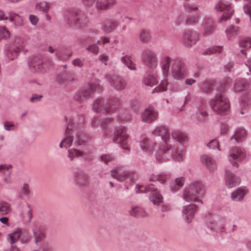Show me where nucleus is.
Returning a JSON list of instances; mask_svg holds the SVG:
<instances>
[{"label":"nucleus","mask_w":251,"mask_h":251,"mask_svg":"<svg viewBox=\"0 0 251 251\" xmlns=\"http://www.w3.org/2000/svg\"><path fill=\"white\" fill-rule=\"evenodd\" d=\"M170 153L173 159L176 161H181L185 157V149L183 146L176 143L172 144V139L164 144H160L158 152L156 156V160L159 162L167 161Z\"/></svg>","instance_id":"1"},{"label":"nucleus","mask_w":251,"mask_h":251,"mask_svg":"<svg viewBox=\"0 0 251 251\" xmlns=\"http://www.w3.org/2000/svg\"><path fill=\"white\" fill-rule=\"evenodd\" d=\"M171 67L173 77L176 79H182L187 75V67L184 63L171 59L168 56L164 57L162 64V71L164 77H166Z\"/></svg>","instance_id":"2"},{"label":"nucleus","mask_w":251,"mask_h":251,"mask_svg":"<svg viewBox=\"0 0 251 251\" xmlns=\"http://www.w3.org/2000/svg\"><path fill=\"white\" fill-rule=\"evenodd\" d=\"M152 134L154 136H160L162 137V142L160 144H164L168 142L172 138L177 141L179 143L183 144L188 141L187 135L183 132L175 130L172 132L171 137L166 127L163 126L156 127L153 131Z\"/></svg>","instance_id":"3"},{"label":"nucleus","mask_w":251,"mask_h":251,"mask_svg":"<svg viewBox=\"0 0 251 251\" xmlns=\"http://www.w3.org/2000/svg\"><path fill=\"white\" fill-rule=\"evenodd\" d=\"M204 194V190L202 183L200 181H194L185 188L183 198L188 202H201L198 197Z\"/></svg>","instance_id":"4"},{"label":"nucleus","mask_w":251,"mask_h":251,"mask_svg":"<svg viewBox=\"0 0 251 251\" xmlns=\"http://www.w3.org/2000/svg\"><path fill=\"white\" fill-rule=\"evenodd\" d=\"M210 107L214 112L218 114H224L226 112L230 107L228 99L222 92L218 93L209 101Z\"/></svg>","instance_id":"5"},{"label":"nucleus","mask_w":251,"mask_h":251,"mask_svg":"<svg viewBox=\"0 0 251 251\" xmlns=\"http://www.w3.org/2000/svg\"><path fill=\"white\" fill-rule=\"evenodd\" d=\"M65 18L68 24L78 28L86 27L89 22L87 16L81 11L68 13L66 15Z\"/></svg>","instance_id":"6"},{"label":"nucleus","mask_w":251,"mask_h":251,"mask_svg":"<svg viewBox=\"0 0 251 251\" xmlns=\"http://www.w3.org/2000/svg\"><path fill=\"white\" fill-rule=\"evenodd\" d=\"M136 192L137 193L151 192L150 199L154 205H158L163 201L162 196L151 186H139L137 187Z\"/></svg>","instance_id":"7"},{"label":"nucleus","mask_w":251,"mask_h":251,"mask_svg":"<svg viewBox=\"0 0 251 251\" xmlns=\"http://www.w3.org/2000/svg\"><path fill=\"white\" fill-rule=\"evenodd\" d=\"M246 153L244 149L234 147L230 150L228 159L233 166L238 167V162L245 158Z\"/></svg>","instance_id":"8"},{"label":"nucleus","mask_w":251,"mask_h":251,"mask_svg":"<svg viewBox=\"0 0 251 251\" xmlns=\"http://www.w3.org/2000/svg\"><path fill=\"white\" fill-rule=\"evenodd\" d=\"M216 9L218 11L223 12L222 16L219 20L220 23L229 19L233 13V10L230 5L223 0L220 1L217 4Z\"/></svg>","instance_id":"9"},{"label":"nucleus","mask_w":251,"mask_h":251,"mask_svg":"<svg viewBox=\"0 0 251 251\" xmlns=\"http://www.w3.org/2000/svg\"><path fill=\"white\" fill-rule=\"evenodd\" d=\"M127 138L126 129L124 127H120L117 129L113 141L116 143L120 144L123 149L128 150L129 147L127 144Z\"/></svg>","instance_id":"10"},{"label":"nucleus","mask_w":251,"mask_h":251,"mask_svg":"<svg viewBox=\"0 0 251 251\" xmlns=\"http://www.w3.org/2000/svg\"><path fill=\"white\" fill-rule=\"evenodd\" d=\"M142 59L144 64L150 68H155L158 64V59L156 53L151 50L143 51Z\"/></svg>","instance_id":"11"},{"label":"nucleus","mask_w":251,"mask_h":251,"mask_svg":"<svg viewBox=\"0 0 251 251\" xmlns=\"http://www.w3.org/2000/svg\"><path fill=\"white\" fill-rule=\"evenodd\" d=\"M97 85L93 83L89 85L87 88L82 89L78 92L75 96V99L79 102H81L88 99L94 93Z\"/></svg>","instance_id":"12"},{"label":"nucleus","mask_w":251,"mask_h":251,"mask_svg":"<svg viewBox=\"0 0 251 251\" xmlns=\"http://www.w3.org/2000/svg\"><path fill=\"white\" fill-rule=\"evenodd\" d=\"M106 78L110 85L117 90H122L126 88V82L121 77L115 75H108Z\"/></svg>","instance_id":"13"},{"label":"nucleus","mask_w":251,"mask_h":251,"mask_svg":"<svg viewBox=\"0 0 251 251\" xmlns=\"http://www.w3.org/2000/svg\"><path fill=\"white\" fill-rule=\"evenodd\" d=\"M111 175L113 177L119 181H124L127 179L132 180L134 177V174L132 172L125 171L121 168H118L111 171Z\"/></svg>","instance_id":"14"},{"label":"nucleus","mask_w":251,"mask_h":251,"mask_svg":"<svg viewBox=\"0 0 251 251\" xmlns=\"http://www.w3.org/2000/svg\"><path fill=\"white\" fill-rule=\"evenodd\" d=\"M114 108H110L109 105L104 104V100L101 99H97L93 104V109L96 112H102L103 113H109L114 110Z\"/></svg>","instance_id":"15"},{"label":"nucleus","mask_w":251,"mask_h":251,"mask_svg":"<svg viewBox=\"0 0 251 251\" xmlns=\"http://www.w3.org/2000/svg\"><path fill=\"white\" fill-rule=\"evenodd\" d=\"M29 67L34 72H44L46 71L41 58L39 56L33 57L29 63Z\"/></svg>","instance_id":"16"},{"label":"nucleus","mask_w":251,"mask_h":251,"mask_svg":"<svg viewBox=\"0 0 251 251\" xmlns=\"http://www.w3.org/2000/svg\"><path fill=\"white\" fill-rule=\"evenodd\" d=\"M198 39L199 35L196 32L186 31L184 34V44L187 47L195 44Z\"/></svg>","instance_id":"17"},{"label":"nucleus","mask_w":251,"mask_h":251,"mask_svg":"<svg viewBox=\"0 0 251 251\" xmlns=\"http://www.w3.org/2000/svg\"><path fill=\"white\" fill-rule=\"evenodd\" d=\"M196 206L195 204H189L185 206L182 209V215L187 223H190L194 218L196 211Z\"/></svg>","instance_id":"18"},{"label":"nucleus","mask_w":251,"mask_h":251,"mask_svg":"<svg viewBox=\"0 0 251 251\" xmlns=\"http://www.w3.org/2000/svg\"><path fill=\"white\" fill-rule=\"evenodd\" d=\"M12 166L10 164L0 165V176L3 177V181L6 183H10L12 179L10 175Z\"/></svg>","instance_id":"19"},{"label":"nucleus","mask_w":251,"mask_h":251,"mask_svg":"<svg viewBox=\"0 0 251 251\" xmlns=\"http://www.w3.org/2000/svg\"><path fill=\"white\" fill-rule=\"evenodd\" d=\"M156 142L151 139L143 137L140 141V147L146 152H150L153 151Z\"/></svg>","instance_id":"20"},{"label":"nucleus","mask_w":251,"mask_h":251,"mask_svg":"<svg viewBox=\"0 0 251 251\" xmlns=\"http://www.w3.org/2000/svg\"><path fill=\"white\" fill-rule=\"evenodd\" d=\"M74 132L69 126H68L66 130L65 137L61 142L59 147L61 148H68L70 147L73 142Z\"/></svg>","instance_id":"21"},{"label":"nucleus","mask_w":251,"mask_h":251,"mask_svg":"<svg viewBox=\"0 0 251 251\" xmlns=\"http://www.w3.org/2000/svg\"><path fill=\"white\" fill-rule=\"evenodd\" d=\"M157 116V112L152 108L150 107L145 110L142 115V119L145 122L151 123L154 121Z\"/></svg>","instance_id":"22"},{"label":"nucleus","mask_w":251,"mask_h":251,"mask_svg":"<svg viewBox=\"0 0 251 251\" xmlns=\"http://www.w3.org/2000/svg\"><path fill=\"white\" fill-rule=\"evenodd\" d=\"M116 3V0H97L96 7L98 11L107 10Z\"/></svg>","instance_id":"23"},{"label":"nucleus","mask_w":251,"mask_h":251,"mask_svg":"<svg viewBox=\"0 0 251 251\" xmlns=\"http://www.w3.org/2000/svg\"><path fill=\"white\" fill-rule=\"evenodd\" d=\"M21 216L23 222L25 224H27L30 222L32 218V210L28 204L23 207Z\"/></svg>","instance_id":"24"},{"label":"nucleus","mask_w":251,"mask_h":251,"mask_svg":"<svg viewBox=\"0 0 251 251\" xmlns=\"http://www.w3.org/2000/svg\"><path fill=\"white\" fill-rule=\"evenodd\" d=\"M247 136V133L246 130L243 127H239L237 128L231 137V140H234L237 142H241L243 141Z\"/></svg>","instance_id":"25"},{"label":"nucleus","mask_w":251,"mask_h":251,"mask_svg":"<svg viewBox=\"0 0 251 251\" xmlns=\"http://www.w3.org/2000/svg\"><path fill=\"white\" fill-rule=\"evenodd\" d=\"M239 179L229 171H226V184L229 188L235 186L239 183Z\"/></svg>","instance_id":"26"},{"label":"nucleus","mask_w":251,"mask_h":251,"mask_svg":"<svg viewBox=\"0 0 251 251\" xmlns=\"http://www.w3.org/2000/svg\"><path fill=\"white\" fill-rule=\"evenodd\" d=\"M129 214L136 218H144L149 216V214L142 207L132 206L129 210Z\"/></svg>","instance_id":"27"},{"label":"nucleus","mask_w":251,"mask_h":251,"mask_svg":"<svg viewBox=\"0 0 251 251\" xmlns=\"http://www.w3.org/2000/svg\"><path fill=\"white\" fill-rule=\"evenodd\" d=\"M248 191L245 187L237 189L231 194V198L235 201H241L248 193Z\"/></svg>","instance_id":"28"},{"label":"nucleus","mask_w":251,"mask_h":251,"mask_svg":"<svg viewBox=\"0 0 251 251\" xmlns=\"http://www.w3.org/2000/svg\"><path fill=\"white\" fill-rule=\"evenodd\" d=\"M201 161L211 172L213 171L216 168L215 162L207 155H202L201 157Z\"/></svg>","instance_id":"29"},{"label":"nucleus","mask_w":251,"mask_h":251,"mask_svg":"<svg viewBox=\"0 0 251 251\" xmlns=\"http://www.w3.org/2000/svg\"><path fill=\"white\" fill-rule=\"evenodd\" d=\"M32 232L36 244L45 238V233L39 226H35L32 229Z\"/></svg>","instance_id":"30"},{"label":"nucleus","mask_w":251,"mask_h":251,"mask_svg":"<svg viewBox=\"0 0 251 251\" xmlns=\"http://www.w3.org/2000/svg\"><path fill=\"white\" fill-rule=\"evenodd\" d=\"M249 83L246 80L241 78L236 79L234 84V90L235 92L246 90L248 87Z\"/></svg>","instance_id":"31"},{"label":"nucleus","mask_w":251,"mask_h":251,"mask_svg":"<svg viewBox=\"0 0 251 251\" xmlns=\"http://www.w3.org/2000/svg\"><path fill=\"white\" fill-rule=\"evenodd\" d=\"M88 175L84 172H78L76 174L75 177V183L79 186H84L88 182Z\"/></svg>","instance_id":"32"},{"label":"nucleus","mask_w":251,"mask_h":251,"mask_svg":"<svg viewBox=\"0 0 251 251\" xmlns=\"http://www.w3.org/2000/svg\"><path fill=\"white\" fill-rule=\"evenodd\" d=\"M171 178V175L168 174H161L160 175H152L150 178L151 181H157L162 184H164L169 180Z\"/></svg>","instance_id":"33"},{"label":"nucleus","mask_w":251,"mask_h":251,"mask_svg":"<svg viewBox=\"0 0 251 251\" xmlns=\"http://www.w3.org/2000/svg\"><path fill=\"white\" fill-rule=\"evenodd\" d=\"M20 51L13 47H8L5 50V55L9 60H13L17 58Z\"/></svg>","instance_id":"34"},{"label":"nucleus","mask_w":251,"mask_h":251,"mask_svg":"<svg viewBox=\"0 0 251 251\" xmlns=\"http://www.w3.org/2000/svg\"><path fill=\"white\" fill-rule=\"evenodd\" d=\"M21 229L17 228L14 232L8 234L7 239L10 243L14 244L18 241L21 236Z\"/></svg>","instance_id":"35"},{"label":"nucleus","mask_w":251,"mask_h":251,"mask_svg":"<svg viewBox=\"0 0 251 251\" xmlns=\"http://www.w3.org/2000/svg\"><path fill=\"white\" fill-rule=\"evenodd\" d=\"M118 25V22L116 20H112L104 24L102 28L105 32L110 33L115 30Z\"/></svg>","instance_id":"36"},{"label":"nucleus","mask_w":251,"mask_h":251,"mask_svg":"<svg viewBox=\"0 0 251 251\" xmlns=\"http://www.w3.org/2000/svg\"><path fill=\"white\" fill-rule=\"evenodd\" d=\"M25 43L23 39L20 37H15L10 44V47H13L16 50H19V51L24 49Z\"/></svg>","instance_id":"37"},{"label":"nucleus","mask_w":251,"mask_h":251,"mask_svg":"<svg viewBox=\"0 0 251 251\" xmlns=\"http://www.w3.org/2000/svg\"><path fill=\"white\" fill-rule=\"evenodd\" d=\"M8 19L17 25H22L23 24V18L18 14L13 12H10L9 13Z\"/></svg>","instance_id":"38"},{"label":"nucleus","mask_w":251,"mask_h":251,"mask_svg":"<svg viewBox=\"0 0 251 251\" xmlns=\"http://www.w3.org/2000/svg\"><path fill=\"white\" fill-rule=\"evenodd\" d=\"M143 82L145 85L152 87L157 84V80L155 76L149 75L145 76Z\"/></svg>","instance_id":"39"},{"label":"nucleus","mask_w":251,"mask_h":251,"mask_svg":"<svg viewBox=\"0 0 251 251\" xmlns=\"http://www.w3.org/2000/svg\"><path fill=\"white\" fill-rule=\"evenodd\" d=\"M74 79V77L72 75H62L58 76L57 77L58 81L65 85H68Z\"/></svg>","instance_id":"40"},{"label":"nucleus","mask_w":251,"mask_h":251,"mask_svg":"<svg viewBox=\"0 0 251 251\" xmlns=\"http://www.w3.org/2000/svg\"><path fill=\"white\" fill-rule=\"evenodd\" d=\"M11 212L10 204L6 201H0V215H7Z\"/></svg>","instance_id":"41"},{"label":"nucleus","mask_w":251,"mask_h":251,"mask_svg":"<svg viewBox=\"0 0 251 251\" xmlns=\"http://www.w3.org/2000/svg\"><path fill=\"white\" fill-rule=\"evenodd\" d=\"M122 62L131 70H136V65L131 59V57L126 55L122 57Z\"/></svg>","instance_id":"42"},{"label":"nucleus","mask_w":251,"mask_h":251,"mask_svg":"<svg viewBox=\"0 0 251 251\" xmlns=\"http://www.w3.org/2000/svg\"><path fill=\"white\" fill-rule=\"evenodd\" d=\"M51 4L46 1L38 2L36 5V9L45 13H47L50 7Z\"/></svg>","instance_id":"43"},{"label":"nucleus","mask_w":251,"mask_h":251,"mask_svg":"<svg viewBox=\"0 0 251 251\" xmlns=\"http://www.w3.org/2000/svg\"><path fill=\"white\" fill-rule=\"evenodd\" d=\"M84 152L75 149H72L68 150V157L71 160H73L74 157L82 156Z\"/></svg>","instance_id":"44"},{"label":"nucleus","mask_w":251,"mask_h":251,"mask_svg":"<svg viewBox=\"0 0 251 251\" xmlns=\"http://www.w3.org/2000/svg\"><path fill=\"white\" fill-rule=\"evenodd\" d=\"M226 32L227 38L230 39L232 37L238 34L239 32V28L237 26L230 25L226 29Z\"/></svg>","instance_id":"45"},{"label":"nucleus","mask_w":251,"mask_h":251,"mask_svg":"<svg viewBox=\"0 0 251 251\" xmlns=\"http://www.w3.org/2000/svg\"><path fill=\"white\" fill-rule=\"evenodd\" d=\"M140 40L142 42L147 43L149 42L151 39L150 33L145 30H142L140 34Z\"/></svg>","instance_id":"46"},{"label":"nucleus","mask_w":251,"mask_h":251,"mask_svg":"<svg viewBox=\"0 0 251 251\" xmlns=\"http://www.w3.org/2000/svg\"><path fill=\"white\" fill-rule=\"evenodd\" d=\"M168 84V83L167 80L166 79V77H165V79L161 81V83L159 84L158 87H156L154 89V91L156 92H160L166 91L167 89Z\"/></svg>","instance_id":"47"},{"label":"nucleus","mask_w":251,"mask_h":251,"mask_svg":"<svg viewBox=\"0 0 251 251\" xmlns=\"http://www.w3.org/2000/svg\"><path fill=\"white\" fill-rule=\"evenodd\" d=\"M185 181V179L183 177H180L176 178L175 180V185H176L174 188L172 187V190L176 191H177L180 187H181Z\"/></svg>","instance_id":"48"},{"label":"nucleus","mask_w":251,"mask_h":251,"mask_svg":"<svg viewBox=\"0 0 251 251\" xmlns=\"http://www.w3.org/2000/svg\"><path fill=\"white\" fill-rule=\"evenodd\" d=\"M223 50V48L221 46L212 47L207 49L204 54H211L216 52H221Z\"/></svg>","instance_id":"49"},{"label":"nucleus","mask_w":251,"mask_h":251,"mask_svg":"<svg viewBox=\"0 0 251 251\" xmlns=\"http://www.w3.org/2000/svg\"><path fill=\"white\" fill-rule=\"evenodd\" d=\"M86 141V137L82 133L76 135L75 139V144L77 145H81L84 144Z\"/></svg>","instance_id":"50"},{"label":"nucleus","mask_w":251,"mask_h":251,"mask_svg":"<svg viewBox=\"0 0 251 251\" xmlns=\"http://www.w3.org/2000/svg\"><path fill=\"white\" fill-rule=\"evenodd\" d=\"M207 116V112L203 110H201L197 114L196 118L199 122H203L206 120Z\"/></svg>","instance_id":"51"},{"label":"nucleus","mask_w":251,"mask_h":251,"mask_svg":"<svg viewBox=\"0 0 251 251\" xmlns=\"http://www.w3.org/2000/svg\"><path fill=\"white\" fill-rule=\"evenodd\" d=\"M10 36L9 31L4 26H0V41L2 39L8 38Z\"/></svg>","instance_id":"52"},{"label":"nucleus","mask_w":251,"mask_h":251,"mask_svg":"<svg viewBox=\"0 0 251 251\" xmlns=\"http://www.w3.org/2000/svg\"><path fill=\"white\" fill-rule=\"evenodd\" d=\"M3 126L4 129L8 131L15 130L17 128V126L14 125V123L12 122H5Z\"/></svg>","instance_id":"53"},{"label":"nucleus","mask_w":251,"mask_h":251,"mask_svg":"<svg viewBox=\"0 0 251 251\" xmlns=\"http://www.w3.org/2000/svg\"><path fill=\"white\" fill-rule=\"evenodd\" d=\"M201 88L204 92H208L212 89V83L209 81H205L201 85Z\"/></svg>","instance_id":"54"},{"label":"nucleus","mask_w":251,"mask_h":251,"mask_svg":"<svg viewBox=\"0 0 251 251\" xmlns=\"http://www.w3.org/2000/svg\"><path fill=\"white\" fill-rule=\"evenodd\" d=\"M109 119H105L104 121L100 122V120L98 118H95L93 120V125L94 126H98L99 125H100L102 126L106 125V124L109 122Z\"/></svg>","instance_id":"55"},{"label":"nucleus","mask_w":251,"mask_h":251,"mask_svg":"<svg viewBox=\"0 0 251 251\" xmlns=\"http://www.w3.org/2000/svg\"><path fill=\"white\" fill-rule=\"evenodd\" d=\"M240 46L245 48H251V38H247L243 40L240 42Z\"/></svg>","instance_id":"56"},{"label":"nucleus","mask_w":251,"mask_h":251,"mask_svg":"<svg viewBox=\"0 0 251 251\" xmlns=\"http://www.w3.org/2000/svg\"><path fill=\"white\" fill-rule=\"evenodd\" d=\"M231 82V80L229 77L225 78L222 83H221V87L222 89L225 90L227 88L229 85H230Z\"/></svg>","instance_id":"57"},{"label":"nucleus","mask_w":251,"mask_h":251,"mask_svg":"<svg viewBox=\"0 0 251 251\" xmlns=\"http://www.w3.org/2000/svg\"><path fill=\"white\" fill-rule=\"evenodd\" d=\"M87 50L93 53L97 54L99 52V48L96 44H93L88 46Z\"/></svg>","instance_id":"58"},{"label":"nucleus","mask_w":251,"mask_h":251,"mask_svg":"<svg viewBox=\"0 0 251 251\" xmlns=\"http://www.w3.org/2000/svg\"><path fill=\"white\" fill-rule=\"evenodd\" d=\"M101 160L105 164H108V162L112 161L114 160V157L110 154L102 155L101 156Z\"/></svg>","instance_id":"59"},{"label":"nucleus","mask_w":251,"mask_h":251,"mask_svg":"<svg viewBox=\"0 0 251 251\" xmlns=\"http://www.w3.org/2000/svg\"><path fill=\"white\" fill-rule=\"evenodd\" d=\"M184 7L186 11L191 12L193 10H197L198 8L194 4H191L186 2L184 3Z\"/></svg>","instance_id":"60"},{"label":"nucleus","mask_w":251,"mask_h":251,"mask_svg":"<svg viewBox=\"0 0 251 251\" xmlns=\"http://www.w3.org/2000/svg\"><path fill=\"white\" fill-rule=\"evenodd\" d=\"M84 59H80V58H76L73 61V64L78 67H82L84 65Z\"/></svg>","instance_id":"61"},{"label":"nucleus","mask_w":251,"mask_h":251,"mask_svg":"<svg viewBox=\"0 0 251 251\" xmlns=\"http://www.w3.org/2000/svg\"><path fill=\"white\" fill-rule=\"evenodd\" d=\"M207 146L209 148L212 149L218 148L219 150H220L219 145V142L217 140H213L211 141L208 144Z\"/></svg>","instance_id":"62"},{"label":"nucleus","mask_w":251,"mask_h":251,"mask_svg":"<svg viewBox=\"0 0 251 251\" xmlns=\"http://www.w3.org/2000/svg\"><path fill=\"white\" fill-rule=\"evenodd\" d=\"M229 129V127L227 125L223 124L221 125L220 128V133L222 135L226 134Z\"/></svg>","instance_id":"63"},{"label":"nucleus","mask_w":251,"mask_h":251,"mask_svg":"<svg viewBox=\"0 0 251 251\" xmlns=\"http://www.w3.org/2000/svg\"><path fill=\"white\" fill-rule=\"evenodd\" d=\"M244 11L250 16L251 20V6L248 4L245 5L244 7Z\"/></svg>","instance_id":"64"}]
</instances>
